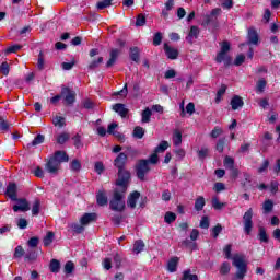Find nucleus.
I'll return each mask as SVG.
<instances>
[{
	"instance_id": "f257e3e1",
	"label": "nucleus",
	"mask_w": 280,
	"mask_h": 280,
	"mask_svg": "<svg viewBox=\"0 0 280 280\" xmlns=\"http://www.w3.org/2000/svg\"><path fill=\"white\" fill-rule=\"evenodd\" d=\"M126 161H128V155L126 153H119V155L114 160V165L118 170V179L116 185L126 189L128 182L130 180V172L126 171Z\"/></svg>"
},
{
	"instance_id": "f03ea898",
	"label": "nucleus",
	"mask_w": 280,
	"mask_h": 280,
	"mask_svg": "<svg viewBox=\"0 0 280 280\" xmlns=\"http://www.w3.org/2000/svg\"><path fill=\"white\" fill-rule=\"evenodd\" d=\"M126 189H128V185L125 186V189L122 186H118V189L114 191L113 199L109 202L112 211H124L126 209V201H124Z\"/></svg>"
},
{
	"instance_id": "7ed1b4c3",
	"label": "nucleus",
	"mask_w": 280,
	"mask_h": 280,
	"mask_svg": "<svg viewBox=\"0 0 280 280\" xmlns=\"http://www.w3.org/2000/svg\"><path fill=\"white\" fill-rule=\"evenodd\" d=\"M232 259H233V266L237 270L235 278L237 280L244 279V277H246V272H248V264H246V258H244V256L240 254H236Z\"/></svg>"
},
{
	"instance_id": "20e7f679",
	"label": "nucleus",
	"mask_w": 280,
	"mask_h": 280,
	"mask_svg": "<svg viewBox=\"0 0 280 280\" xmlns=\"http://www.w3.org/2000/svg\"><path fill=\"white\" fill-rule=\"evenodd\" d=\"M231 49V44H229V42H223L221 44V50L220 52L217 55V62L222 63L224 62L225 67H229V65H231V57H229V51Z\"/></svg>"
},
{
	"instance_id": "39448f33",
	"label": "nucleus",
	"mask_w": 280,
	"mask_h": 280,
	"mask_svg": "<svg viewBox=\"0 0 280 280\" xmlns=\"http://www.w3.org/2000/svg\"><path fill=\"white\" fill-rule=\"evenodd\" d=\"M244 233L250 235L253 231V208H249L243 215Z\"/></svg>"
},
{
	"instance_id": "423d86ee",
	"label": "nucleus",
	"mask_w": 280,
	"mask_h": 280,
	"mask_svg": "<svg viewBox=\"0 0 280 280\" xmlns=\"http://www.w3.org/2000/svg\"><path fill=\"white\" fill-rule=\"evenodd\" d=\"M150 172V164L148 160H140L137 165V176L140 180L145 178V174Z\"/></svg>"
},
{
	"instance_id": "0eeeda50",
	"label": "nucleus",
	"mask_w": 280,
	"mask_h": 280,
	"mask_svg": "<svg viewBox=\"0 0 280 280\" xmlns=\"http://www.w3.org/2000/svg\"><path fill=\"white\" fill-rule=\"evenodd\" d=\"M58 170H60V161L50 158L49 161L46 163V171L49 174H58Z\"/></svg>"
},
{
	"instance_id": "6e6552de",
	"label": "nucleus",
	"mask_w": 280,
	"mask_h": 280,
	"mask_svg": "<svg viewBox=\"0 0 280 280\" xmlns=\"http://www.w3.org/2000/svg\"><path fill=\"white\" fill-rule=\"evenodd\" d=\"M61 97H65L66 104H73V102H75V92L71 91L69 88H63L61 90Z\"/></svg>"
},
{
	"instance_id": "1a4fd4ad",
	"label": "nucleus",
	"mask_w": 280,
	"mask_h": 280,
	"mask_svg": "<svg viewBox=\"0 0 280 280\" xmlns=\"http://www.w3.org/2000/svg\"><path fill=\"white\" fill-rule=\"evenodd\" d=\"M15 202H18V205L13 206V211L15 213L19 211H30V202H27V199H18Z\"/></svg>"
},
{
	"instance_id": "9d476101",
	"label": "nucleus",
	"mask_w": 280,
	"mask_h": 280,
	"mask_svg": "<svg viewBox=\"0 0 280 280\" xmlns=\"http://www.w3.org/2000/svg\"><path fill=\"white\" fill-rule=\"evenodd\" d=\"M222 12L221 9H213L210 14L205 15L203 24L209 25L215 21V18Z\"/></svg>"
},
{
	"instance_id": "9b49d317",
	"label": "nucleus",
	"mask_w": 280,
	"mask_h": 280,
	"mask_svg": "<svg viewBox=\"0 0 280 280\" xmlns=\"http://www.w3.org/2000/svg\"><path fill=\"white\" fill-rule=\"evenodd\" d=\"M141 198V194L139 191H133L129 195L127 200V206L130 209H135L137 207V201Z\"/></svg>"
},
{
	"instance_id": "f8f14e48",
	"label": "nucleus",
	"mask_w": 280,
	"mask_h": 280,
	"mask_svg": "<svg viewBox=\"0 0 280 280\" xmlns=\"http://www.w3.org/2000/svg\"><path fill=\"white\" fill-rule=\"evenodd\" d=\"M97 220L96 213H85L80 219V224L83 226H88V224H91V222H95Z\"/></svg>"
},
{
	"instance_id": "ddd939ff",
	"label": "nucleus",
	"mask_w": 280,
	"mask_h": 280,
	"mask_svg": "<svg viewBox=\"0 0 280 280\" xmlns=\"http://www.w3.org/2000/svg\"><path fill=\"white\" fill-rule=\"evenodd\" d=\"M232 110H240L244 106V100L240 95H234L230 102Z\"/></svg>"
},
{
	"instance_id": "4468645a",
	"label": "nucleus",
	"mask_w": 280,
	"mask_h": 280,
	"mask_svg": "<svg viewBox=\"0 0 280 280\" xmlns=\"http://www.w3.org/2000/svg\"><path fill=\"white\" fill-rule=\"evenodd\" d=\"M164 51L170 60H176V58H178V49L171 47L167 44L164 45Z\"/></svg>"
},
{
	"instance_id": "2eb2a0df",
	"label": "nucleus",
	"mask_w": 280,
	"mask_h": 280,
	"mask_svg": "<svg viewBox=\"0 0 280 280\" xmlns=\"http://www.w3.org/2000/svg\"><path fill=\"white\" fill-rule=\"evenodd\" d=\"M96 202L100 207H106V205H108V197L106 196V191L98 190L96 194Z\"/></svg>"
},
{
	"instance_id": "dca6fc26",
	"label": "nucleus",
	"mask_w": 280,
	"mask_h": 280,
	"mask_svg": "<svg viewBox=\"0 0 280 280\" xmlns=\"http://www.w3.org/2000/svg\"><path fill=\"white\" fill-rule=\"evenodd\" d=\"M16 191H18V187L16 184L14 183H10L7 187L5 194L9 198H11L12 200H18V196H16Z\"/></svg>"
},
{
	"instance_id": "f3484780",
	"label": "nucleus",
	"mask_w": 280,
	"mask_h": 280,
	"mask_svg": "<svg viewBox=\"0 0 280 280\" xmlns=\"http://www.w3.org/2000/svg\"><path fill=\"white\" fill-rule=\"evenodd\" d=\"M248 43L249 45H258L259 43V35L257 34V31L255 28H249L248 30Z\"/></svg>"
},
{
	"instance_id": "a211bd4d",
	"label": "nucleus",
	"mask_w": 280,
	"mask_h": 280,
	"mask_svg": "<svg viewBox=\"0 0 280 280\" xmlns=\"http://www.w3.org/2000/svg\"><path fill=\"white\" fill-rule=\"evenodd\" d=\"M113 110H115V113H118L120 117H126L128 115V108H126V105L121 103L113 105Z\"/></svg>"
},
{
	"instance_id": "6ab92c4d",
	"label": "nucleus",
	"mask_w": 280,
	"mask_h": 280,
	"mask_svg": "<svg viewBox=\"0 0 280 280\" xmlns=\"http://www.w3.org/2000/svg\"><path fill=\"white\" fill-rule=\"evenodd\" d=\"M198 34H200V30H198V26H191L190 32L186 37L187 43H194V39L198 38Z\"/></svg>"
},
{
	"instance_id": "aec40b11",
	"label": "nucleus",
	"mask_w": 280,
	"mask_h": 280,
	"mask_svg": "<svg viewBox=\"0 0 280 280\" xmlns=\"http://www.w3.org/2000/svg\"><path fill=\"white\" fill-rule=\"evenodd\" d=\"M109 60L106 63V67H113V65H115V62H117V58L119 57V49L114 48L110 50L109 52Z\"/></svg>"
},
{
	"instance_id": "412c9836",
	"label": "nucleus",
	"mask_w": 280,
	"mask_h": 280,
	"mask_svg": "<svg viewBox=\"0 0 280 280\" xmlns=\"http://www.w3.org/2000/svg\"><path fill=\"white\" fill-rule=\"evenodd\" d=\"M178 261H179L178 257H173L168 260V264H167L168 272H176L178 268Z\"/></svg>"
},
{
	"instance_id": "4be33fe9",
	"label": "nucleus",
	"mask_w": 280,
	"mask_h": 280,
	"mask_svg": "<svg viewBox=\"0 0 280 280\" xmlns=\"http://www.w3.org/2000/svg\"><path fill=\"white\" fill-rule=\"evenodd\" d=\"M141 121L142 124H150V119L152 117V109L147 107L141 114Z\"/></svg>"
},
{
	"instance_id": "5701e85b",
	"label": "nucleus",
	"mask_w": 280,
	"mask_h": 280,
	"mask_svg": "<svg viewBox=\"0 0 280 280\" xmlns=\"http://www.w3.org/2000/svg\"><path fill=\"white\" fill-rule=\"evenodd\" d=\"M52 159H55V161H59V163H65L69 161V156H67V153L63 151H57Z\"/></svg>"
},
{
	"instance_id": "b1692460",
	"label": "nucleus",
	"mask_w": 280,
	"mask_h": 280,
	"mask_svg": "<svg viewBox=\"0 0 280 280\" xmlns=\"http://www.w3.org/2000/svg\"><path fill=\"white\" fill-rule=\"evenodd\" d=\"M173 143L174 145H180L183 143V133L178 129H175L173 132Z\"/></svg>"
},
{
	"instance_id": "393cba45",
	"label": "nucleus",
	"mask_w": 280,
	"mask_h": 280,
	"mask_svg": "<svg viewBox=\"0 0 280 280\" xmlns=\"http://www.w3.org/2000/svg\"><path fill=\"white\" fill-rule=\"evenodd\" d=\"M52 124L54 126H56L57 128H65V126L67 125L66 124V120H65V117L62 116H55L52 118Z\"/></svg>"
},
{
	"instance_id": "a878e982",
	"label": "nucleus",
	"mask_w": 280,
	"mask_h": 280,
	"mask_svg": "<svg viewBox=\"0 0 280 280\" xmlns=\"http://www.w3.org/2000/svg\"><path fill=\"white\" fill-rule=\"evenodd\" d=\"M205 197L199 196L196 200H195V210L196 211H202V209H205Z\"/></svg>"
},
{
	"instance_id": "bb28decb",
	"label": "nucleus",
	"mask_w": 280,
	"mask_h": 280,
	"mask_svg": "<svg viewBox=\"0 0 280 280\" xmlns=\"http://www.w3.org/2000/svg\"><path fill=\"white\" fill-rule=\"evenodd\" d=\"M268 84L267 81H265V79H260L257 81L256 83V93L261 94L264 93V91H266V85Z\"/></svg>"
},
{
	"instance_id": "cd10ccee",
	"label": "nucleus",
	"mask_w": 280,
	"mask_h": 280,
	"mask_svg": "<svg viewBox=\"0 0 280 280\" xmlns=\"http://www.w3.org/2000/svg\"><path fill=\"white\" fill-rule=\"evenodd\" d=\"M143 248H145V244L143 243V241L138 240L135 242L133 253H136V255H139V253H142Z\"/></svg>"
},
{
	"instance_id": "c85d7f7f",
	"label": "nucleus",
	"mask_w": 280,
	"mask_h": 280,
	"mask_svg": "<svg viewBox=\"0 0 280 280\" xmlns=\"http://www.w3.org/2000/svg\"><path fill=\"white\" fill-rule=\"evenodd\" d=\"M212 207H213V209H215L217 211H220L221 209H224V207H226V203L220 202V199H218V197L214 196V197L212 198Z\"/></svg>"
},
{
	"instance_id": "c756f323",
	"label": "nucleus",
	"mask_w": 280,
	"mask_h": 280,
	"mask_svg": "<svg viewBox=\"0 0 280 280\" xmlns=\"http://www.w3.org/2000/svg\"><path fill=\"white\" fill-rule=\"evenodd\" d=\"M167 148H170V142L167 141H162L154 150L155 153L158 154H163V152H165V150H167Z\"/></svg>"
},
{
	"instance_id": "7c9ffc66",
	"label": "nucleus",
	"mask_w": 280,
	"mask_h": 280,
	"mask_svg": "<svg viewBox=\"0 0 280 280\" xmlns=\"http://www.w3.org/2000/svg\"><path fill=\"white\" fill-rule=\"evenodd\" d=\"M273 207H275V203L272 202V200L270 199L266 200L262 205L264 213H270Z\"/></svg>"
},
{
	"instance_id": "2f4dec72",
	"label": "nucleus",
	"mask_w": 280,
	"mask_h": 280,
	"mask_svg": "<svg viewBox=\"0 0 280 280\" xmlns=\"http://www.w3.org/2000/svg\"><path fill=\"white\" fill-rule=\"evenodd\" d=\"M113 5V0H103L97 2L96 8L97 10H105V8H110Z\"/></svg>"
},
{
	"instance_id": "473e14b6",
	"label": "nucleus",
	"mask_w": 280,
	"mask_h": 280,
	"mask_svg": "<svg viewBox=\"0 0 280 280\" xmlns=\"http://www.w3.org/2000/svg\"><path fill=\"white\" fill-rule=\"evenodd\" d=\"M70 137L71 136L68 132H62L57 137V143L62 145V143H67V141H69Z\"/></svg>"
},
{
	"instance_id": "72a5a7b5",
	"label": "nucleus",
	"mask_w": 280,
	"mask_h": 280,
	"mask_svg": "<svg viewBox=\"0 0 280 280\" xmlns=\"http://www.w3.org/2000/svg\"><path fill=\"white\" fill-rule=\"evenodd\" d=\"M164 222H166V224H172V222H176V213L166 212L164 217Z\"/></svg>"
},
{
	"instance_id": "f704fd0d",
	"label": "nucleus",
	"mask_w": 280,
	"mask_h": 280,
	"mask_svg": "<svg viewBox=\"0 0 280 280\" xmlns=\"http://www.w3.org/2000/svg\"><path fill=\"white\" fill-rule=\"evenodd\" d=\"M130 58L133 62H139V48L132 47L130 48Z\"/></svg>"
},
{
	"instance_id": "c9c22d12",
	"label": "nucleus",
	"mask_w": 280,
	"mask_h": 280,
	"mask_svg": "<svg viewBox=\"0 0 280 280\" xmlns=\"http://www.w3.org/2000/svg\"><path fill=\"white\" fill-rule=\"evenodd\" d=\"M50 271L60 272V261L58 259H52L50 261Z\"/></svg>"
},
{
	"instance_id": "e433bc0d",
	"label": "nucleus",
	"mask_w": 280,
	"mask_h": 280,
	"mask_svg": "<svg viewBox=\"0 0 280 280\" xmlns=\"http://www.w3.org/2000/svg\"><path fill=\"white\" fill-rule=\"evenodd\" d=\"M143 135H145V130L142 127L135 128L133 137H136V139H143Z\"/></svg>"
},
{
	"instance_id": "4c0bfd02",
	"label": "nucleus",
	"mask_w": 280,
	"mask_h": 280,
	"mask_svg": "<svg viewBox=\"0 0 280 280\" xmlns=\"http://www.w3.org/2000/svg\"><path fill=\"white\" fill-rule=\"evenodd\" d=\"M223 163L226 170H233V165H235V161L231 156H225Z\"/></svg>"
},
{
	"instance_id": "58836bf2",
	"label": "nucleus",
	"mask_w": 280,
	"mask_h": 280,
	"mask_svg": "<svg viewBox=\"0 0 280 280\" xmlns=\"http://www.w3.org/2000/svg\"><path fill=\"white\" fill-rule=\"evenodd\" d=\"M54 232H48L44 237V246H50V244L54 242Z\"/></svg>"
},
{
	"instance_id": "ea45409f",
	"label": "nucleus",
	"mask_w": 280,
	"mask_h": 280,
	"mask_svg": "<svg viewBox=\"0 0 280 280\" xmlns=\"http://www.w3.org/2000/svg\"><path fill=\"white\" fill-rule=\"evenodd\" d=\"M258 237H259L260 242L268 243V234L266 233V229L259 228Z\"/></svg>"
},
{
	"instance_id": "a19ab883",
	"label": "nucleus",
	"mask_w": 280,
	"mask_h": 280,
	"mask_svg": "<svg viewBox=\"0 0 280 280\" xmlns=\"http://www.w3.org/2000/svg\"><path fill=\"white\" fill-rule=\"evenodd\" d=\"M38 213H40V201L35 200L34 203H33V208H32V214L33 215H38Z\"/></svg>"
},
{
	"instance_id": "79ce46f5",
	"label": "nucleus",
	"mask_w": 280,
	"mask_h": 280,
	"mask_svg": "<svg viewBox=\"0 0 280 280\" xmlns=\"http://www.w3.org/2000/svg\"><path fill=\"white\" fill-rule=\"evenodd\" d=\"M70 168L72 170V172H80V170H82V164L80 163V161L73 160L71 162Z\"/></svg>"
},
{
	"instance_id": "37998d69",
	"label": "nucleus",
	"mask_w": 280,
	"mask_h": 280,
	"mask_svg": "<svg viewBox=\"0 0 280 280\" xmlns=\"http://www.w3.org/2000/svg\"><path fill=\"white\" fill-rule=\"evenodd\" d=\"M182 280H198V276L191 275V270H186Z\"/></svg>"
},
{
	"instance_id": "c03bdc74",
	"label": "nucleus",
	"mask_w": 280,
	"mask_h": 280,
	"mask_svg": "<svg viewBox=\"0 0 280 280\" xmlns=\"http://www.w3.org/2000/svg\"><path fill=\"white\" fill-rule=\"evenodd\" d=\"M211 233H212V237H214V240L218 238V235H220L222 233V225L217 224L214 228H212Z\"/></svg>"
},
{
	"instance_id": "a18cd8bd",
	"label": "nucleus",
	"mask_w": 280,
	"mask_h": 280,
	"mask_svg": "<svg viewBox=\"0 0 280 280\" xmlns=\"http://www.w3.org/2000/svg\"><path fill=\"white\" fill-rule=\"evenodd\" d=\"M21 48H22L21 45H13V46H10L9 48H7L4 50V54L5 55H8V54H16V51H19Z\"/></svg>"
},
{
	"instance_id": "49530a36",
	"label": "nucleus",
	"mask_w": 280,
	"mask_h": 280,
	"mask_svg": "<svg viewBox=\"0 0 280 280\" xmlns=\"http://www.w3.org/2000/svg\"><path fill=\"white\" fill-rule=\"evenodd\" d=\"M44 141H45V136L37 135L35 139L32 141L31 145H40V143H44Z\"/></svg>"
},
{
	"instance_id": "de8ad7c7",
	"label": "nucleus",
	"mask_w": 280,
	"mask_h": 280,
	"mask_svg": "<svg viewBox=\"0 0 280 280\" xmlns=\"http://www.w3.org/2000/svg\"><path fill=\"white\" fill-rule=\"evenodd\" d=\"M220 272L221 275H229L231 272V265L229 262H223Z\"/></svg>"
},
{
	"instance_id": "09e8293b",
	"label": "nucleus",
	"mask_w": 280,
	"mask_h": 280,
	"mask_svg": "<svg viewBox=\"0 0 280 280\" xmlns=\"http://www.w3.org/2000/svg\"><path fill=\"white\" fill-rule=\"evenodd\" d=\"M37 69L43 71L45 69V58H43V51L39 52L38 60H37Z\"/></svg>"
},
{
	"instance_id": "8fccbe9b",
	"label": "nucleus",
	"mask_w": 280,
	"mask_h": 280,
	"mask_svg": "<svg viewBox=\"0 0 280 280\" xmlns=\"http://www.w3.org/2000/svg\"><path fill=\"white\" fill-rule=\"evenodd\" d=\"M71 229H72V231H74V233H83V231H84V225L81 223H73L72 225H71Z\"/></svg>"
},
{
	"instance_id": "3c124183",
	"label": "nucleus",
	"mask_w": 280,
	"mask_h": 280,
	"mask_svg": "<svg viewBox=\"0 0 280 280\" xmlns=\"http://www.w3.org/2000/svg\"><path fill=\"white\" fill-rule=\"evenodd\" d=\"M209 156V149L201 148V150L198 151V158L203 161V159H207Z\"/></svg>"
},
{
	"instance_id": "603ef678",
	"label": "nucleus",
	"mask_w": 280,
	"mask_h": 280,
	"mask_svg": "<svg viewBox=\"0 0 280 280\" xmlns=\"http://www.w3.org/2000/svg\"><path fill=\"white\" fill-rule=\"evenodd\" d=\"M103 62H104V58L98 57L97 60H94L89 65V69H96V67H100V65H102Z\"/></svg>"
},
{
	"instance_id": "864d4df0",
	"label": "nucleus",
	"mask_w": 280,
	"mask_h": 280,
	"mask_svg": "<svg viewBox=\"0 0 280 280\" xmlns=\"http://www.w3.org/2000/svg\"><path fill=\"white\" fill-rule=\"evenodd\" d=\"M223 130L220 127H214V129L211 131L210 137H212V139H218V137H220V135H222Z\"/></svg>"
},
{
	"instance_id": "5fc2aeb1",
	"label": "nucleus",
	"mask_w": 280,
	"mask_h": 280,
	"mask_svg": "<svg viewBox=\"0 0 280 280\" xmlns=\"http://www.w3.org/2000/svg\"><path fill=\"white\" fill-rule=\"evenodd\" d=\"M0 72L3 75H8V73H10V66L8 65V62H2L0 66Z\"/></svg>"
},
{
	"instance_id": "6e6d98bb",
	"label": "nucleus",
	"mask_w": 280,
	"mask_h": 280,
	"mask_svg": "<svg viewBox=\"0 0 280 280\" xmlns=\"http://www.w3.org/2000/svg\"><path fill=\"white\" fill-rule=\"evenodd\" d=\"M162 40H163V35H161V33H156L153 37V45L155 47H159V45H161Z\"/></svg>"
},
{
	"instance_id": "4d7b16f0",
	"label": "nucleus",
	"mask_w": 280,
	"mask_h": 280,
	"mask_svg": "<svg viewBox=\"0 0 280 280\" xmlns=\"http://www.w3.org/2000/svg\"><path fill=\"white\" fill-rule=\"evenodd\" d=\"M213 189L217 194H220V191H224V189H226V186L224 183H215Z\"/></svg>"
},
{
	"instance_id": "13d9d810",
	"label": "nucleus",
	"mask_w": 280,
	"mask_h": 280,
	"mask_svg": "<svg viewBox=\"0 0 280 280\" xmlns=\"http://www.w3.org/2000/svg\"><path fill=\"white\" fill-rule=\"evenodd\" d=\"M136 25L137 27H143V25H145V18L143 16V14L138 15Z\"/></svg>"
},
{
	"instance_id": "bf43d9fd",
	"label": "nucleus",
	"mask_w": 280,
	"mask_h": 280,
	"mask_svg": "<svg viewBox=\"0 0 280 280\" xmlns=\"http://www.w3.org/2000/svg\"><path fill=\"white\" fill-rule=\"evenodd\" d=\"M73 268H74V266H73L72 261L66 262V265H65L66 275H71V272H73Z\"/></svg>"
},
{
	"instance_id": "052dcab7",
	"label": "nucleus",
	"mask_w": 280,
	"mask_h": 280,
	"mask_svg": "<svg viewBox=\"0 0 280 280\" xmlns=\"http://www.w3.org/2000/svg\"><path fill=\"white\" fill-rule=\"evenodd\" d=\"M226 143V140L224 138L220 139L217 143V150L219 152H224V144Z\"/></svg>"
},
{
	"instance_id": "680f3d73",
	"label": "nucleus",
	"mask_w": 280,
	"mask_h": 280,
	"mask_svg": "<svg viewBox=\"0 0 280 280\" xmlns=\"http://www.w3.org/2000/svg\"><path fill=\"white\" fill-rule=\"evenodd\" d=\"M10 129V124H8V121L3 120L0 118V130L2 132H5Z\"/></svg>"
},
{
	"instance_id": "e2e57ef3",
	"label": "nucleus",
	"mask_w": 280,
	"mask_h": 280,
	"mask_svg": "<svg viewBox=\"0 0 280 280\" xmlns=\"http://www.w3.org/2000/svg\"><path fill=\"white\" fill-rule=\"evenodd\" d=\"M94 170L96 174H102V172H104V163L96 162L94 165Z\"/></svg>"
},
{
	"instance_id": "0e129e2a",
	"label": "nucleus",
	"mask_w": 280,
	"mask_h": 280,
	"mask_svg": "<svg viewBox=\"0 0 280 280\" xmlns=\"http://www.w3.org/2000/svg\"><path fill=\"white\" fill-rule=\"evenodd\" d=\"M231 250H232L231 244L226 245L223 248V255H225V259H231Z\"/></svg>"
},
{
	"instance_id": "69168bd1",
	"label": "nucleus",
	"mask_w": 280,
	"mask_h": 280,
	"mask_svg": "<svg viewBox=\"0 0 280 280\" xmlns=\"http://www.w3.org/2000/svg\"><path fill=\"white\" fill-rule=\"evenodd\" d=\"M186 113H188V115H194V113H196V105H194V103H188L186 106Z\"/></svg>"
},
{
	"instance_id": "338daca9",
	"label": "nucleus",
	"mask_w": 280,
	"mask_h": 280,
	"mask_svg": "<svg viewBox=\"0 0 280 280\" xmlns=\"http://www.w3.org/2000/svg\"><path fill=\"white\" fill-rule=\"evenodd\" d=\"M112 264L113 260L110 258H105L103 260V267L105 268V270H110V268H113Z\"/></svg>"
},
{
	"instance_id": "774afa93",
	"label": "nucleus",
	"mask_w": 280,
	"mask_h": 280,
	"mask_svg": "<svg viewBox=\"0 0 280 280\" xmlns=\"http://www.w3.org/2000/svg\"><path fill=\"white\" fill-rule=\"evenodd\" d=\"M200 228L201 229H209V218L202 217L200 221Z\"/></svg>"
}]
</instances>
